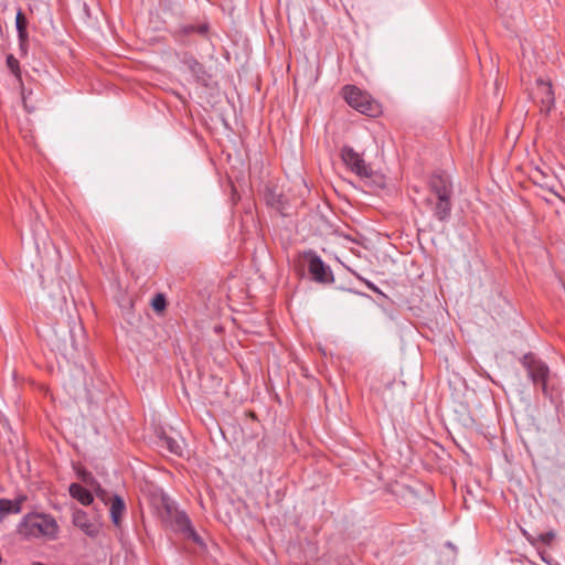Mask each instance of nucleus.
I'll use <instances>...</instances> for the list:
<instances>
[{
    "label": "nucleus",
    "instance_id": "f257e3e1",
    "mask_svg": "<svg viewBox=\"0 0 565 565\" xmlns=\"http://www.w3.org/2000/svg\"><path fill=\"white\" fill-rule=\"evenodd\" d=\"M56 531L55 520L45 514H28L19 525V533L23 536H54Z\"/></svg>",
    "mask_w": 565,
    "mask_h": 565
},
{
    "label": "nucleus",
    "instance_id": "f03ea898",
    "mask_svg": "<svg viewBox=\"0 0 565 565\" xmlns=\"http://www.w3.org/2000/svg\"><path fill=\"white\" fill-rule=\"evenodd\" d=\"M343 96L347 103L367 116H376L380 113V106L372 100L369 95L360 90L355 86H345L343 88Z\"/></svg>",
    "mask_w": 565,
    "mask_h": 565
},
{
    "label": "nucleus",
    "instance_id": "7ed1b4c3",
    "mask_svg": "<svg viewBox=\"0 0 565 565\" xmlns=\"http://www.w3.org/2000/svg\"><path fill=\"white\" fill-rule=\"evenodd\" d=\"M51 343L64 358H73L77 351L74 328L62 327L54 330Z\"/></svg>",
    "mask_w": 565,
    "mask_h": 565
},
{
    "label": "nucleus",
    "instance_id": "20e7f679",
    "mask_svg": "<svg viewBox=\"0 0 565 565\" xmlns=\"http://www.w3.org/2000/svg\"><path fill=\"white\" fill-rule=\"evenodd\" d=\"M302 257L315 281L319 284H330L333 281L334 278L331 268L326 265L315 252H305Z\"/></svg>",
    "mask_w": 565,
    "mask_h": 565
},
{
    "label": "nucleus",
    "instance_id": "39448f33",
    "mask_svg": "<svg viewBox=\"0 0 565 565\" xmlns=\"http://www.w3.org/2000/svg\"><path fill=\"white\" fill-rule=\"evenodd\" d=\"M522 364L527 371V376L532 380L534 384H541L542 391L544 394H547V377H548V366L535 359L531 353L525 354L522 359Z\"/></svg>",
    "mask_w": 565,
    "mask_h": 565
},
{
    "label": "nucleus",
    "instance_id": "423d86ee",
    "mask_svg": "<svg viewBox=\"0 0 565 565\" xmlns=\"http://www.w3.org/2000/svg\"><path fill=\"white\" fill-rule=\"evenodd\" d=\"M167 513L171 519V524L175 531L182 533L184 536L192 539L195 543L201 544L200 536L195 533L194 529L191 525V521L188 515L179 511L178 509L167 504L166 505Z\"/></svg>",
    "mask_w": 565,
    "mask_h": 565
},
{
    "label": "nucleus",
    "instance_id": "0eeeda50",
    "mask_svg": "<svg viewBox=\"0 0 565 565\" xmlns=\"http://www.w3.org/2000/svg\"><path fill=\"white\" fill-rule=\"evenodd\" d=\"M341 158L347 167H349L354 173L362 179H370L373 175V171L361 158V156L349 146H344L341 149Z\"/></svg>",
    "mask_w": 565,
    "mask_h": 565
},
{
    "label": "nucleus",
    "instance_id": "6e6552de",
    "mask_svg": "<svg viewBox=\"0 0 565 565\" xmlns=\"http://www.w3.org/2000/svg\"><path fill=\"white\" fill-rule=\"evenodd\" d=\"M533 99L540 105L542 113L548 114L555 103L552 84L550 82H545L543 78H537L536 86L533 92Z\"/></svg>",
    "mask_w": 565,
    "mask_h": 565
},
{
    "label": "nucleus",
    "instance_id": "1a4fd4ad",
    "mask_svg": "<svg viewBox=\"0 0 565 565\" xmlns=\"http://www.w3.org/2000/svg\"><path fill=\"white\" fill-rule=\"evenodd\" d=\"M427 205L431 206L434 216L439 221L444 222L450 216L451 212V200L450 198H427Z\"/></svg>",
    "mask_w": 565,
    "mask_h": 565
},
{
    "label": "nucleus",
    "instance_id": "9d476101",
    "mask_svg": "<svg viewBox=\"0 0 565 565\" xmlns=\"http://www.w3.org/2000/svg\"><path fill=\"white\" fill-rule=\"evenodd\" d=\"M73 523L79 527L86 535L95 537L99 532V525L92 523L87 514L82 510H75L73 513Z\"/></svg>",
    "mask_w": 565,
    "mask_h": 565
},
{
    "label": "nucleus",
    "instance_id": "9b49d317",
    "mask_svg": "<svg viewBox=\"0 0 565 565\" xmlns=\"http://www.w3.org/2000/svg\"><path fill=\"white\" fill-rule=\"evenodd\" d=\"M182 63L186 65L188 70L198 82L205 79V71L203 65L191 54L184 53L181 58Z\"/></svg>",
    "mask_w": 565,
    "mask_h": 565
},
{
    "label": "nucleus",
    "instance_id": "f8f14e48",
    "mask_svg": "<svg viewBox=\"0 0 565 565\" xmlns=\"http://www.w3.org/2000/svg\"><path fill=\"white\" fill-rule=\"evenodd\" d=\"M15 25H17L18 36H19V41H20V47L22 51H25V46H26L28 39H29V34L26 31L28 19L24 15V13L21 11V9H19L17 12Z\"/></svg>",
    "mask_w": 565,
    "mask_h": 565
},
{
    "label": "nucleus",
    "instance_id": "ddd939ff",
    "mask_svg": "<svg viewBox=\"0 0 565 565\" xmlns=\"http://www.w3.org/2000/svg\"><path fill=\"white\" fill-rule=\"evenodd\" d=\"M126 510V504L124 500L119 495H113L111 497V504H110V518L113 523L116 526H119L121 523L122 514Z\"/></svg>",
    "mask_w": 565,
    "mask_h": 565
},
{
    "label": "nucleus",
    "instance_id": "4468645a",
    "mask_svg": "<svg viewBox=\"0 0 565 565\" xmlns=\"http://www.w3.org/2000/svg\"><path fill=\"white\" fill-rule=\"evenodd\" d=\"M70 494L84 505H88L93 502V494L90 491L78 483H72L70 486Z\"/></svg>",
    "mask_w": 565,
    "mask_h": 565
},
{
    "label": "nucleus",
    "instance_id": "2eb2a0df",
    "mask_svg": "<svg viewBox=\"0 0 565 565\" xmlns=\"http://www.w3.org/2000/svg\"><path fill=\"white\" fill-rule=\"evenodd\" d=\"M24 500L25 497H20L15 501L0 499V519L10 513H19L21 511V504Z\"/></svg>",
    "mask_w": 565,
    "mask_h": 565
},
{
    "label": "nucleus",
    "instance_id": "dca6fc26",
    "mask_svg": "<svg viewBox=\"0 0 565 565\" xmlns=\"http://www.w3.org/2000/svg\"><path fill=\"white\" fill-rule=\"evenodd\" d=\"M161 446L169 450L173 455L181 456L182 455V448L181 445L173 438L167 436L166 434H162L160 437Z\"/></svg>",
    "mask_w": 565,
    "mask_h": 565
},
{
    "label": "nucleus",
    "instance_id": "f3484780",
    "mask_svg": "<svg viewBox=\"0 0 565 565\" xmlns=\"http://www.w3.org/2000/svg\"><path fill=\"white\" fill-rule=\"evenodd\" d=\"M433 185H436L438 188L445 186V188H452L451 182L448 177H444L441 174H434L430 178L429 181V188H433Z\"/></svg>",
    "mask_w": 565,
    "mask_h": 565
},
{
    "label": "nucleus",
    "instance_id": "a211bd4d",
    "mask_svg": "<svg viewBox=\"0 0 565 565\" xmlns=\"http://www.w3.org/2000/svg\"><path fill=\"white\" fill-rule=\"evenodd\" d=\"M151 306L156 312H158V313L162 312L167 307V299H166L164 295L157 294L151 301Z\"/></svg>",
    "mask_w": 565,
    "mask_h": 565
},
{
    "label": "nucleus",
    "instance_id": "6ab92c4d",
    "mask_svg": "<svg viewBox=\"0 0 565 565\" xmlns=\"http://www.w3.org/2000/svg\"><path fill=\"white\" fill-rule=\"evenodd\" d=\"M430 191H431L434 199L451 198L452 188H445V186L438 188L436 185H433V188H430Z\"/></svg>",
    "mask_w": 565,
    "mask_h": 565
},
{
    "label": "nucleus",
    "instance_id": "aec40b11",
    "mask_svg": "<svg viewBox=\"0 0 565 565\" xmlns=\"http://www.w3.org/2000/svg\"><path fill=\"white\" fill-rule=\"evenodd\" d=\"M266 201L269 205L271 206H275L277 207L278 210H281L280 207V204H281V195L280 194H276L275 192L273 191H268L266 193Z\"/></svg>",
    "mask_w": 565,
    "mask_h": 565
},
{
    "label": "nucleus",
    "instance_id": "412c9836",
    "mask_svg": "<svg viewBox=\"0 0 565 565\" xmlns=\"http://www.w3.org/2000/svg\"><path fill=\"white\" fill-rule=\"evenodd\" d=\"M7 65L14 75L20 76L19 61L13 55L7 56Z\"/></svg>",
    "mask_w": 565,
    "mask_h": 565
},
{
    "label": "nucleus",
    "instance_id": "4be33fe9",
    "mask_svg": "<svg viewBox=\"0 0 565 565\" xmlns=\"http://www.w3.org/2000/svg\"><path fill=\"white\" fill-rule=\"evenodd\" d=\"M555 537H556V533L554 531H548L546 533L539 534L540 543L545 544V545H552Z\"/></svg>",
    "mask_w": 565,
    "mask_h": 565
},
{
    "label": "nucleus",
    "instance_id": "5701e85b",
    "mask_svg": "<svg viewBox=\"0 0 565 565\" xmlns=\"http://www.w3.org/2000/svg\"><path fill=\"white\" fill-rule=\"evenodd\" d=\"M207 29H209L207 24H201L198 28H195L194 25H188L184 28V33L191 34L193 32H198L201 35H205L207 32Z\"/></svg>",
    "mask_w": 565,
    "mask_h": 565
},
{
    "label": "nucleus",
    "instance_id": "b1692460",
    "mask_svg": "<svg viewBox=\"0 0 565 565\" xmlns=\"http://www.w3.org/2000/svg\"><path fill=\"white\" fill-rule=\"evenodd\" d=\"M95 489V492H96V495L105 503L107 504L108 503V500H111V498L109 497L108 492L106 490H104L99 483H96V486L94 487Z\"/></svg>",
    "mask_w": 565,
    "mask_h": 565
},
{
    "label": "nucleus",
    "instance_id": "393cba45",
    "mask_svg": "<svg viewBox=\"0 0 565 565\" xmlns=\"http://www.w3.org/2000/svg\"><path fill=\"white\" fill-rule=\"evenodd\" d=\"M81 478H82L83 482H85L87 486H90L92 488H94L97 483L90 472H87V471L81 472Z\"/></svg>",
    "mask_w": 565,
    "mask_h": 565
},
{
    "label": "nucleus",
    "instance_id": "a878e982",
    "mask_svg": "<svg viewBox=\"0 0 565 565\" xmlns=\"http://www.w3.org/2000/svg\"><path fill=\"white\" fill-rule=\"evenodd\" d=\"M526 539L533 546H537V544L540 543L539 534L536 536L526 534Z\"/></svg>",
    "mask_w": 565,
    "mask_h": 565
},
{
    "label": "nucleus",
    "instance_id": "bb28decb",
    "mask_svg": "<svg viewBox=\"0 0 565 565\" xmlns=\"http://www.w3.org/2000/svg\"><path fill=\"white\" fill-rule=\"evenodd\" d=\"M347 292H348V294H350V295H354V296H359V295H360V294L354 292V291H352V290H348Z\"/></svg>",
    "mask_w": 565,
    "mask_h": 565
},
{
    "label": "nucleus",
    "instance_id": "cd10ccee",
    "mask_svg": "<svg viewBox=\"0 0 565 565\" xmlns=\"http://www.w3.org/2000/svg\"><path fill=\"white\" fill-rule=\"evenodd\" d=\"M450 548H454V545L451 543L447 544Z\"/></svg>",
    "mask_w": 565,
    "mask_h": 565
}]
</instances>
